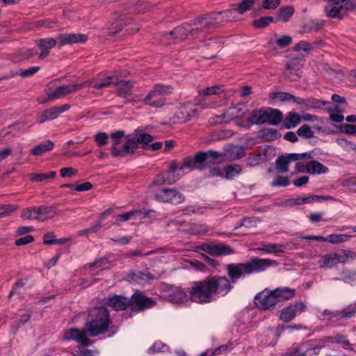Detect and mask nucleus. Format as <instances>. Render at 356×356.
<instances>
[{
    "instance_id": "nucleus-1",
    "label": "nucleus",
    "mask_w": 356,
    "mask_h": 356,
    "mask_svg": "<svg viewBox=\"0 0 356 356\" xmlns=\"http://www.w3.org/2000/svg\"><path fill=\"white\" fill-rule=\"evenodd\" d=\"M125 136L123 130L115 131L111 137L113 140V144L111 147V154L115 158L124 157L127 154H133L138 147L139 144H147L152 142L154 137L149 134L138 128L131 134L128 136V139L123 145L122 149L118 148L120 143V139Z\"/></svg>"
},
{
    "instance_id": "nucleus-2",
    "label": "nucleus",
    "mask_w": 356,
    "mask_h": 356,
    "mask_svg": "<svg viewBox=\"0 0 356 356\" xmlns=\"http://www.w3.org/2000/svg\"><path fill=\"white\" fill-rule=\"evenodd\" d=\"M294 296L295 290L287 287H279L273 291L266 289L255 296L254 302L259 309L271 310L277 305H282L284 301Z\"/></svg>"
},
{
    "instance_id": "nucleus-3",
    "label": "nucleus",
    "mask_w": 356,
    "mask_h": 356,
    "mask_svg": "<svg viewBox=\"0 0 356 356\" xmlns=\"http://www.w3.org/2000/svg\"><path fill=\"white\" fill-rule=\"evenodd\" d=\"M111 323L109 311L105 307H95L89 312L85 331L91 337H97L107 332Z\"/></svg>"
},
{
    "instance_id": "nucleus-4",
    "label": "nucleus",
    "mask_w": 356,
    "mask_h": 356,
    "mask_svg": "<svg viewBox=\"0 0 356 356\" xmlns=\"http://www.w3.org/2000/svg\"><path fill=\"white\" fill-rule=\"evenodd\" d=\"M211 22H205L203 15L194 19L191 24L183 23L172 31L166 33L167 38L174 36L175 40H184L188 35L193 38L204 37L209 34L208 28Z\"/></svg>"
},
{
    "instance_id": "nucleus-5",
    "label": "nucleus",
    "mask_w": 356,
    "mask_h": 356,
    "mask_svg": "<svg viewBox=\"0 0 356 356\" xmlns=\"http://www.w3.org/2000/svg\"><path fill=\"white\" fill-rule=\"evenodd\" d=\"M223 156L222 152L213 149L205 152L200 151L193 157L190 156V159H187L185 166L189 167L190 171L194 170L202 171L218 164L220 162V158Z\"/></svg>"
},
{
    "instance_id": "nucleus-6",
    "label": "nucleus",
    "mask_w": 356,
    "mask_h": 356,
    "mask_svg": "<svg viewBox=\"0 0 356 356\" xmlns=\"http://www.w3.org/2000/svg\"><path fill=\"white\" fill-rule=\"evenodd\" d=\"M283 120V113L279 109L271 107H261L259 109L253 110L251 112L250 117L248 122L250 124H268L273 126H277Z\"/></svg>"
},
{
    "instance_id": "nucleus-7",
    "label": "nucleus",
    "mask_w": 356,
    "mask_h": 356,
    "mask_svg": "<svg viewBox=\"0 0 356 356\" xmlns=\"http://www.w3.org/2000/svg\"><path fill=\"white\" fill-rule=\"evenodd\" d=\"M189 300L197 304H208L215 300L207 277L200 281H195L188 292Z\"/></svg>"
},
{
    "instance_id": "nucleus-8",
    "label": "nucleus",
    "mask_w": 356,
    "mask_h": 356,
    "mask_svg": "<svg viewBox=\"0 0 356 356\" xmlns=\"http://www.w3.org/2000/svg\"><path fill=\"white\" fill-rule=\"evenodd\" d=\"M174 88L171 85L154 84L143 99V104L155 108H162L166 102L165 96L172 94Z\"/></svg>"
},
{
    "instance_id": "nucleus-9",
    "label": "nucleus",
    "mask_w": 356,
    "mask_h": 356,
    "mask_svg": "<svg viewBox=\"0 0 356 356\" xmlns=\"http://www.w3.org/2000/svg\"><path fill=\"white\" fill-rule=\"evenodd\" d=\"M215 300L216 297L226 296L233 288L226 276L209 275L206 277Z\"/></svg>"
},
{
    "instance_id": "nucleus-10",
    "label": "nucleus",
    "mask_w": 356,
    "mask_h": 356,
    "mask_svg": "<svg viewBox=\"0 0 356 356\" xmlns=\"http://www.w3.org/2000/svg\"><path fill=\"white\" fill-rule=\"evenodd\" d=\"M124 27H127L125 31L128 34H133L140 30L139 25L134 22L131 17L125 15H120L114 22L111 23L108 27V35L114 36Z\"/></svg>"
},
{
    "instance_id": "nucleus-11",
    "label": "nucleus",
    "mask_w": 356,
    "mask_h": 356,
    "mask_svg": "<svg viewBox=\"0 0 356 356\" xmlns=\"http://www.w3.org/2000/svg\"><path fill=\"white\" fill-rule=\"evenodd\" d=\"M236 12L234 7H232L226 10L219 12H212L211 13L203 15L205 22H211L208 28L209 33H211L216 29V27L223 22H231L236 19L234 13Z\"/></svg>"
},
{
    "instance_id": "nucleus-12",
    "label": "nucleus",
    "mask_w": 356,
    "mask_h": 356,
    "mask_svg": "<svg viewBox=\"0 0 356 356\" xmlns=\"http://www.w3.org/2000/svg\"><path fill=\"white\" fill-rule=\"evenodd\" d=\"M130 309L134 313H140L154 307L156 302L150 297H147L144 292L136 290L129 298Z\"/></svg>"
},
{
    "instance_id": "nucleus-13",
    "label": "nucleus",
    "mask_w": 356,
    "mask_h": 356,
    "mask_svg": "<svg viewBox=\"0 0 356 356\" xmlns=\"http://www.w3.org/2000/svg\"><path fill=\"white\" fill-rule=\"evenodd\" d=\"M245 265L248 275H250L263 272L270 266H277L278 263L275 260L253 257L248 261L245 262Z\"/></svg>"
},
{
    "instance_id": "nucleus-14",
    "label": "nucleus",
    "mask_w": 356,
    "mask_h": 356,
    "mask_svg": "<svg viewBox=\"0 0 356 356\" xmlns=\"http://www.w3.org/2000/svg\"><path fill=\"white\" fill-rule=\"evenodd\" d=\"M155 199L160 202H168L176 205L184 202L185 197L175 189L162 188L156 193Z\"/></svg>"
},
{
    "instance_id": "nucleus-15",
    "label": "nucleus",
    "mask_w": 356,
    "mask_h": 356,
    "mask_svg": "<svg viewBox=\"0 0 356 356\" xmlns=\"http://www.w3.org/2000/svg\"><path fill=\"white\" fill-rule=\"evenodd\" d=\"M70 108V105L65 104L60 106H52L44 110L41 113L37 115V122L42 124L47 121L53 120L58 117L63 112L67 111Z\"/></svg>"
},
{
    "instance_id": "nucleus-16",
    "label": "nucleus",
    "mask_w": 356,
    "mask_h": 356,
    "mask_svg": "<svg viewBox=\"0 0 356 356\" xmlns=\"http://www.w3.org/2000/svg\"><path fill=\"white\" fill-rule=\"evenodd\" d=\"M159 277V276H156L147 271L136 270L127 273L125 280L129 282L145 285Z\"/></svg>"
},
{
    "instance_id": "nucleus-17",
    "label": "nucleus",
    "mask_w": 356,
    "mask_h": 356,
    "mask_svg": "<svg viewBox=\"0 0 356 356\" xmlns=\"http://www.w3.org/2000/svg\"><path fill=\"white\" fill-rule=\"evenodd\" d=\"M304 60L300 58L295 57L287 61L286 70L284 72L285 77L291 81H297L300 75L299 71L303 65Z\"/></svg>"
},
{
    "instance_id": "nucleus-18",
    "label": "nucleus",
    "mask_w": 356,
    "mask_h": 356,
    "mask_svg": "<svg viewBox=\"0 0 356 356\" xmlns=\"http://www.w3.org/2000/svg\"><path fill=\"white\" fill-rule=\"evenodd\" d=\"M86 87H92L96 90H99L104 88H108L112 85H118L119 83V79L115 74L107 75L104 78L99 76L98 80H88L84 81Z\"/></svg>"
},
{
    "instance_id": "nucleus-19",
    "label": "nucleus",
    "mask_w": 356,
    "mask_h": 356,
    "mask_svg": "<svg viewBox=\"0 0 356 356\" xmlns=\"http://www.w3.org/2000/svg\"><path fill=\"white\" fill-rule=\"evenodd\" d=\"M231 283H236L240 278L248 275L245 263L229 264L225 266Z\"/></svg>"
},
{
    "instance_id": "nucleus-20",
    "label": "nucleus",
    "mask_w": 356,
    "mask_h": 356,
    "mask_svg": "<svg viewBox=\"0 0 356 356\" xmlns=\"http://www.w3.org/2000/svg\"><path fill=\"white\" fill-rule=\"evenodd\" d=\"M86 87L83 82L73 85H65L57 87L55 90L48 95V99L53 100L61 98L67 95L73 93Z\"/></svg>"
},
{
    "instance_id": "nucleus-21",
    "label": "nucleus",
    "mask_w": 356,
    "mask_h": 356,
    "mask_svg": "<svg viewBox=\"0 0 356 356\" xmlns=\"http://www.w3.org/2000/svg\"><path fill=\"white\" fill-rule=\"evenodd\" d=\"M305 307V305L302 302L291 304L282 309L280 320L284 323L290 322L298 313H301Z\"/></svg>"
},
{
    "instance_id": "nucleus-22",
    "label": "nucleus",
    "mask_w": 356,
    "mask_h": 356,
    "mask_svg": "<svg viewBox=\"0 0 356 356\" xmlns=\"http://www.w3.org/2000/svg\"><path fill=\"white\" fill-rule=\"evenodd\" d=\"M88 39L86 34L82 33H63L58 36V46L59 47L67 44L85 43Z\"/></svg>"
},
{
    "instance_id": "nucleus-23",
    "label": "nucleus",
    "mask_w": 356,
    "mask_h": 356,
    "mask_svg": "<svg viewBox=\"0 0 356 356\" xmlns=\"http://www.w3.org/2000/svg\"><path fill=\"white\" fill-rule=\"evenodd\" d=\"M356 314L355 307H349L348 309L341 311L331 312L328 309H325L323 312V316H326L329 321H338L343 319H348L352 318Z\"/></svg>"
},
{
    "instance_id": "nucleus-24",
    "label": "nucleus",
    "mask_w": 356,
    "mask_h": 356,
    "mask_svg": "<svg viewBox=\"0 0 356 356\" xmlns=\"http://www.w3.org/2000/svg\"><path fill=\"white\" fill-rule=\"evenodd\" d=\"M154 212L153 210H132L127 213L115 216L116 221L114 225L119 226L121 222L128 221L131 219H143L149 217L150 213Z\"/></svg>"
},
{
    "instance_id": "nucleus-25",
    "label": "nucleus",
    "mask_w": 356,
    "mask_h": 356,
    "mask_svg": "<svg viewBox=\"0 0 356 356\" xmlns=\"http://www.w3.org/2000/svg\"><path fill=\"white\" fill-rule=\"evenodd\" d=\"M176 115L182 122H187L197 115V109L192 103L180 104Z\"/></svg>"
},
{
    "instance_id": "nucleus-26",
    "label": "nucleus",
    "mask_w": 356,
    "mask_h": 356,
    "mask_svg": "<svg viewBox=\"0 0 356 356\" xmlns=\"http://www.w3.org/2000/svg\"><path fill=\"white\" fill-rule=\"evenodd\" d=\"M129 298L120 295H113L106 300V305L115 311H122L130 307Z\"/></svg>"
},
{
    "instance_id": "nucleus-27",
    "label": "nucleus",
    "mask_w": 356,
    "mask_h": 356,
    "mask_svg": "<svg viewBox=\"0 0 356 356\" xmlns=\"http://www.w3.org/2000/svg\"><path fill=\"white\" fill-rule=\"evenodd\" d=\"M35 44L41 50L39 58L43 60L49 56L51 49L58 44V40L54 38L39 39L35 40Z\"/></svg>"
},
{
    "instance_id": "nucleus-28",
    "label": "nucleus",
    "mask_w": 356,
    "mask_h": 356,
    "mask_svg": "<svg viewBox=\"0 0 356 356\" xmlns=\"http://www.w3.org/2000/svg\"><path fill=\"white\" fill-rule=\"evenodd\" d=\"M325 11L328 17L341 19L346 15L348 10L346 9L345 4L343 3L336 1L330 7L326 6Z\"/></svg>"
},
{
    "instance_id": "nucleus-29",
    "label": "nucleus",
    "mask_w": 356,
    "mask_h": 356,
    "mask_svg": "<svg viewBox=\"0 0 356 356\" xmlns=\"http://www.w3.org/2000/svg\"><path fill=\"white\" fill-rule=\"evenodd\" d=\"M189 296L186 291L181 289H177L172 291L167 296V300L172 304L180 305L187 302Z\"/></svg>"
},
{
    "instance_id": "nucleus-30",
    "label": "nucleus",
    "mask_w": 356,
    "mask_h": 356,
    "mask_svg": "<svg viewBox=\"0 0 356 356\" xmlns=\"http://www.w3.org/2000/svg\"><path fill=\"white\" fill-rule=\"evenodd\" d=\"M38 211L39 221H45L60 214V211H57L54 206H40L38 207Z\"/></svg>"
},
{
    "instance_id": "nucleus-31",
    "label": "nucleus",
    "mask_w": 356,
    "mask_h": 356,
    "mask_svg": "<svg viewBox=\"0 0 356 356\" xmlns=\"http://www.w3.org/2000/svg\"><path fill=\"white\" fill-rule=\"evenodd\" d=\"M306 172L311 175L325 174L329 169L318 161L312 160L309 161L306 165Z\"/></svg>"
},
{
    "instance_id": "nucleus-32",
    "label": "nucleus",
    "mask_w": 356,
    "mask_h": 356,
    "mask_svg": "<svg viewBox=\"0 0 356 356\" xmlns=\"http://www.w3.org/2000/svg\"><path fill=\"white\" fill-rule=\"evenodd\" d=\"M234 252V250L231 246L223 243L212 245L211 256L213 257L227 256L233 254Z\"/></svg>"
},
{
    "instance_id": "nucleus-33",
    "label": "nucleus",
    "mask_w": 356,
    "mask_h": 356,
    "mask_svg": "<svg viewBox=\"0 0 356 356\" xmlns=\"http://www.w3.org/2000/svg\"><path fill=\"white\" fill-rule=\"evenodd\" d=\"M282 121L285 129L295 128L301 122L300 115L293 111L288 112Z\"/></svg>"
},
{
    "instance_id": "nucleus-34",
    "label": "nucleus",
    "mask_w": 356,
    "mask_h": 356,
    "mask_svg": "<svg viewBox=\"0 0 356 356\" xmlns=\"http://www.w3.org/2000/svg\"><path fill=\"white\" fill-rule=\"evenodd\" d=\"M338 254L336 252H332L323 255L319 260L320 268H332L335 264L339 263Z\"/></svg>"
},
{
    "instance_id": "nucleus-35",
    "label": "nucleus",
    "mask_w": 356,
    "mask_h": 356,
    "mask_svg": "<svg viewBox=\"0 0 356 356\" xmlns=\"http://www.w3.org/2000/svg\"><path fill=\"white\" fill-rule=\"evenodd\" d=\"M325 22L319 19H309L303 26V31L305 33H312L318 31L323 29Z\"/></svg>"
},
{
    "instance_id": "nucleus-36",
    "label": "nucleus",
    "mask_w": 356,
    "mask_h": 356,
    "mask_svg": "<svg viewBox=\"0 0 356 356\" xmlns=\"http://www.w3.org/2000/svg\"><path fill=\"white\" fill-rule=\"evenodd\" d=\"M284 245L280 243H263L261 247L257 248V250L265 253L277 254L284 252Z\"/></svg>"
},
{
    "instance_id": "nucleus-37",
    "label": "nucleus",
    "mask_w": 356,
    "mask_h": 356,
    "mask_svg": "<svg viewBox=\"0 0 356 356\" xmlns=\"http://www.w3.org/2000/svg\"><path fill=\"white\" fill-rule=\"evenodd\" d=\"M83 332H86L85 331V327L82 330L77 328H70L68 330H65L63 334V340H74L79 342V339L81 338Z\"/></svg>"
},
{
    "instance_id": "nucleus-38",
    "label": "nucleus",
    "mask_w": 356,
    "mask_h": 356,
    "mask_svg": "<svg viewBox=\"0 0 356 356\" xmlns=\"http://www.w3.org/2000/svg\"><path fill=\"white\" fill-rule=\"evenodd\" d=\"M54 143L48 140L43 143H40L32 148L31 152L34 156H39L51 150L54 147Z\"/></svg>"
},
{
    "instance_id": "nucleus-39",
    "label": "nucleus",
    "mask_w": 356,
    "mask_h": 356,
    "mask_svg": "<svg viewBox=\"0 0 356 356\" xmlns=\"http://www.w3.org/2000/svg\"><path fill=\"white\" fill-rule=\"evenodd\" d=\"M225 175L224 178L226 179H233L236 176L240 175L242 172V168L240 165L234 163L225 166L224 168Z\"/></svg>"
},
{
    "instance_id": "nucleus-40",
    "label": "nucleus",
    "mask_w": 356,
    "mask_h": 356,
    "mask_svg": "<svg viewBox=\"0 0 356 356\" xmlns=\"http://www.w3.org/2000/svg\"><path fill=\"white\" fill-rule=\"evenodd\" d=\"M118 85H119L117 92L118 95L122 97H127L131 92L134 82L130 81H119Z\"/></svg>"
},
{
    "instance_id": "nucleus-41",
    "label": "nucleus",
    "mask_w": 356,
    "mask_h": 356,
    "mask_svg": "<svg viewBox=\"0 0 356 356\" xmlns=\"http://www.w3.org/2000/svg\"><path fill=\"white\" fill-rule=\"evenodd\" d=\"M294 11V8L291 6L282 7L278 10L277 19L286 22L293 15Z\"/></svg>"
},
{
    "instance_id": "nucleus-42",
    "label": "nucleus",
    "mask_w": 356,
    "mask_h": 356,
    "mask_svg": "<svg viewBox=\"0 0 356 356\" xmlns=\"http://www.w3.org/2000/svg\"><path fill=\"white\" fill-rule=\"evenodd\" d=\"M254 3L255 0H242L241 2L238 4H232V7L235 8L238 13L243 15L246 11L250 10Z\"/></svg>"
},
{
    "instance_id": "nucleus-43",
    "label": "nucleus",
    "mask_w": 356,
    "mask_h": 356,
    "mask_svg": "<svg viewBox=\"0 0 356 356\" xmlns=\"http://www.w3.org/2000/svg\"><path fill=\"white\" fill-rule=\"evenodd\" d=\"M330 102L321 101L314 97L306 98L305 109L308 110L310 108H322L327 104H329Z\"/></svg>"
},
{
    "instance_id": "nucleus-44",
    "label": "nucleus",
    "mask_w": 356,
    "mask_h": 356,
    "mask_svg": "<svg viewBox=\"0 0 356 356\" xmlns=\"http://www.w3.org/2000/svg\"><path fill=\"white\" fill-rule=\"evenodd\" d=\"M276 169L280 173H285L289 171V161L284 155L279 156L275 161Z\"/></svg>"
},
{
    "instance_id": "nucleus-45",
    "label": "nucleus",
    "mask_w": 356,
    "mask_h": 356,
    "mask_svg": "<svg viewBox=\"0 0 356 356\" xmlns=\"http://www.w3.org/2000/svg\"><path fill=\"white\" fill-rule=\"evenodd\" d=\"M352 237L351 235L343 234H332L326 236L328 243H339L341 242L348 241Z\"/></svg>"
},
{
    "instance_id": "nucleus-46",
    "label": "nucleus",
    "mask_w": 356,
    "mask_h": 356,
    "mask_svg": "<svg viewBox=\"0 0 356 356\" xmlns=\"http://www.w3.org/2000/svg\"><path fill=\"white\" fill-rule=\"evenodd\" d=\"M269 98L272 100L279 99L281 102H291L293 95L285 92H273L269 94Z\"/></svg>"
},
{
    "instance_id": "nucleus-47",
    "label": "nucleus",
    "mask_w": 356,
    "mask_h": 356,
    "mask_svg": "<svg viewBox=\"0 0 356 356\" xmlns=\"http://www.w3.org/2000/svg\"><path fill=\"white\" fill-rule=\"evenodd\" d=\"M327 110L330 114V119L332 121L341 122L344 120V117L338 106H334V108H327Z\"/></svg>"
},
{
    "instance_id": "nucleus-48",
    "label": "nucleus",
    "mask_w": 356,
    "mask_h": 356,
    "mask_svg": "<svg viewBox=\"0 0 356 356\" xmlns=\"http://www.w3.org/2000/svg\"><path fill=\"white\" fill-rule=\"evenodd\" d=\"M56 173L54 171H51L47 173H33L31 175L30 179L35 182H41L47 179L54 178Z\"/></svg>"
},
{
    "instance_id": "nucleus-49",
    "label": "nucleus",
    "mask_w": 356,
    "mask_h": 356,
    "mask_svg": "<svg viewBox=\"0 0 356 356\" xmlns=\"http://www.w3.org/2000/svg\"><path fill=\"white\" fill-rule=\"evenodd\" d=\"M38 211V207H29L24 209L21 213V217L24 220H37Z\"/></svg>"
},
{
    "instance_id": "nucleus-50",
    "label": "nucleus",
    "mask_w": 356,
    "mask_h": 356,
    "mask_svg": "<svg viewBox=\"0 0 356 356\" xmlns=\"http://www.w3.org/2000/svg\"><path fill=\"white\" fill-rule=\"evenodd\" d=\"M273 17L270 16L262 17L258 19L254 20L252 26L256 29H264L267 27L270 22H273Z\"/></svg>"
},
{
    "instance_id": "nucleus-51",
    "label": "nucleus",
    "mask_w": 356,
    "mask_h": 356,
    "mask_svg": "<svg viewBox=\"0 0 356 356\" xmlns=\"http://www.w3.org/2000/svg\"><path fill=\"white\" fill-rule=\"evenodd\" d=\"M187 159H190V156H187V157L184 158L183 159L182 163L179 165L177 163V162L175 161H172L170 163L167 175L174 174L177 170H183L187 169L190 171V168L185 166V163H186Z\"/></svg>"
},
{
    "instance_id": "nucleus-52",
    "label": "nucleus",
    "mask_w": 356,
    "mask_h": 356,
    "mask_svg": "<svg viewBox=\"0 0 356 356\" xmlns=\"http://www.w3.org/2000/svg\"><path fill=\"white\" fill-rule=\"evenodd\" d=\"M314 131L311 129L309 125L305 124L302 125L298 130L297 134L302 138L308 139L314 136Z\"/></svg>"
},
{
    "instance_id": "nucleus-53",
    "label": "nucleus",
    "mask_w": 356,
    "mask_h": 356,
    "mask_svg": "<svg viewBox=\"0 0 356 356\" xmlns=\"http://www.w3.org/2000/svg\"><path fill=\"white\" fill-rule=\"evenodd\" d=\"M328 199H331L330 196H323V195H312L307 197H302L303 204H310L312 202H321L323 201L327 200Z\"/></svg>"
},
{
    "instance_id": "nucleus-54",
    "label": "nucleus",
    "mask_w": 356,
    "mask_h": 356,
    "mask_svg": "<svg viewBox=\"0 0 356 356\" xmlns=\"http://www.w3.org/2000/svg\"><path fill=\"white\" fill-rule=\"evenodd\" d=\"M337 143L345 151H356V145L345 138H338Z\"/></svg>"
},
{
    "instance_id": "nucleus-55",
    "label": "nucleus",
    "mask_w": 356,
    "mask_h": 356,
    "mask_svg": "<svg viewBox=\"0 0 356 356\" xmlns=\"http://www.w3.org/2000/svg\"><path fill=\"white\" fill-rule=\"evenodd\" d=\"M303 204L302 197H298L296 198H289L282 201L278 204L280 207H293L295 205Z\"/></svg>"
},
{
    "instance_id": "nucleus-56",
    "label": "nucleus",
    "mask_w": 356,
    "mask_h": 356,
    "mask_svg": "<svg viewBox=\"0 0 356 356\" xmlns=\"http://www.w3.org/2000/svg\"><path fill=\"white\" fill-rule=\"evenodd\" d=\"M327 341L331 343H341L343 348L350 346V342L346 339V337L343 335H337L335 337H330L327 338Z\"/></svg>"
},
{
    "instance_id": "nucleus-57",
    "label": "nucleus",
    "mask_w": 356,
    "mask_h": 356,
    "mask_svg": "<svg viewBox=\"0 0 356 356\" xmlns=\"http://www.w3.org/2000/svg\"><path fill=\"white\" fill-rule=\"evenodd\" d=\"M94 138L96 143L100 147L106 145L108 141V135L105 132H98Z\"/></svg>"
},
{
    "instance_id": "nucleus-58",
    "label": "nucleus",
    "mask_w": 356,
    "mask_h": 356,
    "mask_svg": "<svg viewBox=\"0 0 356 356\" xmlns=\"http://www.w3.org/2000/svg\"><path fill=\"white\" fill-rule=\"evenodd\" d=\"M175 181V180H174L173 181H171L169 179L168 176H167V174H165V173H160L154 179V180L153 181V184L154 185L160 186V185H163V184H171L174 183Z\"/></svg>"
},
{
    "instance_id": "nucleus-59",
    "label": "nucleus",
    "mask_w": 356,
    "mask_h": 356,
    "mask_svg": "<svg viewBox=\"0 0 356 356\" xmlns=\"http://www.w3.org/2000/svg\"><path fill=\"white\" fill-rule=\"evenodd\" d=\"M263 136L266 138L268 140H274L280 136V134L276 129L268 128L263 130Z\"/></svg>"
},
{
    "instance_id": "nucleus-60",
    "label": "nucleus",
    "mask_w": 356,
    "mask_h": 356,
    "mask_svg": "<svg viewBox=\"0 0 356 356\" xmlns=\"http://www.w3.org/2000/svg\"><path fill=\"white\" fill-rule=\"evenodd\" d=\"M210 170L204 175L205 178L210 179L216 177H224L223 171L220 167L209 168Z\"/></svg>"
},
{
    "instance_id": "nucleus-61",
    "label": "nucleus",
    "mask_w": 356,
    "mask_h": 356,
    "mask_svg": "<svg viewBox=\"0 0 356 356\" xmlns=\"http://www.w3.org/2000/svg\"><path fill=\"white\" fill-rule=\"evenodd\" d=\"M290 184L289 179L286 177L278 175L271 183V186H283L286 187Z\"/></svg>"
},
{
    "instance_id": "nucleus-62",
    "label": "nucleus",
    "mask_w": 356,
    "mask_h": 356,
    "mask_svg": "<svg viewBox=\"0 0 356 356\" xmlns=\"http://www.w3.org/2000/svg\"><path fill=\"white\" fill-rule=\"evenodd\" d=\"M40 67L38 66L31 67L29 69L25 70L21 69L17 74L20 75L23 78L29 77L36 74L40 70Z\"/></svg>"
},
{
    "instance_id": "nucleus-63",
    "label": "nucleus",
    "mask_w": 356,
    "mask_h": 356,
    "mask_svg": "<svg viewBox=\"0 0 356 356\" xmlns=\"http://www.w3.org/2000/svg\"><path fill=\"white\" fill-rule=\"evenodd\" d=\"M343 280L345 282H350L356 280V271L352 270H343L341 273Z\"/></svg>"
},
{
    "instance_id": "nucleus-64",
    "label": "nucleus",
    "mask_w": 356,
    "mask_h": 356,
    "mask_svg": "<svg viewBox=\"0 0 356 356\" xmlns=\"http://www.w3.org/2000/svg\"><path fill=\"white\" fill-rule=\"evenodd\" d=\"M341 131L343 133L356 135V126L349 124H341L340 125Z\"/></svg>"
}]
</instances>
